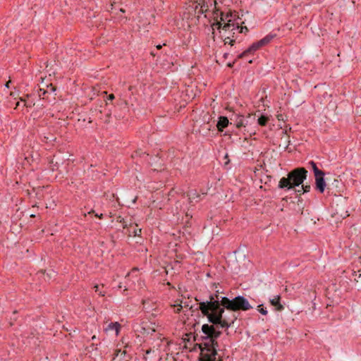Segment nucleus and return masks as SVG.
<instances>
[{
    "instance_id": "1",
    "label": "nucleus",
    "mask_w": 361,
    "mask_h": 361,
    "mask_svg": "<svg viewBox=\"0 0 361 361\" xmlns=\"http://www.w3.org/2000/svg\"><path fill=\"white\" fill-rule=\"evenodd\" d=\"M212 17L214 22L211 29L213 38H215V30H218L219 37L225 44H228L233 46L235 42H240L241 39H239V35L248 32L247 27L240 26L239 23L233 18L231 13H224L215 7L212 11Z\"/></svg>"
},
{
    "instance_id": "2",
    "label": "nucleus",
    "mask_w": 361,
    "mask_h": 361,
    "mask_svg": "<svg viewBox=\"0 0 361 361\" xmlns=\"http://www.w3.org/2000/svg\"><path fill=\"white\" fill-rule=\"evenodd\" d=\"M215 286L214 293L209 295V300L199 302V310L201 312L208 313L209 303L214 302L217 306H224L226 310L231 311H247L252 308L249 301L242 295H238L233 298H228L221 287L214 284Z\"/></svg>"
},
{
    "instance_id": "3",
    "label": "nucleus",
    "mask_w": 361,
    "mask_h": 361,
    "mask_svg": "<svg viewBox=\"0 0 361 361\" xmlns=\"http://www.w3.org/2000/svg\"><path fill=\"white\" fill-rule=\"evenodd\" d=\"M202 331L203 336L201 343V361H221L216 350V339L220 336L221 331L216 330L214 325L207 324L202 325Z\"/></svg>"
},
{
    "instance_id": "4",
    "label": "nucleus",
    "mask_w": 361,
    "mask_h": 361,
    "mask_svg": "<svg viewBox=\"0 0 361 361\" xmlns=\"http://www.w3.org/2000/svg\"><path fill=\"white\" fill-rule=\"evenodd\" d=\"M209 307L212 308L208 310V313L202 312V314L207 317L210 323L219 325L221 329H228L238 319L237 311L228 310V312L225 313L226 307L222 305L217 306L216 304H214V302L209 303Z\"/></svg>"
},
{
    "instance_id": "5",
    "label": "nucleus",
    "mask_w": 361,
    "mask_h": 361,
    "mask_svg": "<svg viewBox=\"0 0 361 361\" xmlns=\"http://www.w3.org/2000/svg\"><path fill=\"white\" fill-rule=\"evenodd\" d=\"M307 171L305 168H296L288 173V176L280 179L278 185L279 189L290 190L302 185L307 176Z\"/></svg>"
},
{
    "instance_id": "6",
    "label": "nucleus",
    "mask_w": 361,
    "mask_h": 361,
    "mask_svg": "<svg viewBox=\"0 0 361 361\" xmlns=\"http://www.w3.org/2000/svg\"><path fill=\"white\" fill-rule=\"evenodd\" d=\"M276 36L277 34L276 32H269L260 40L253 42L247 49L240 53L238 57L239 59H242L248 56L253 55L260 48L269 44Z\"/></svg>"
},
{
    "instance_id": "7",
    "label": "nucleus",
    "mask_w": 361,
    "mask_h": 361,
    "mask_svg": "<svg viewBox=\"0 0 361 361\" xmlns=\"http://www.w3.org/2000/svg\"><path fill=\"white\" fill-rule=\"evenodd\" d=\"M326 187V183L324 176H319L315 177V189L317 190L320 193H323Z\"/></svg>"
},
{
    "instance_id": "8",
    "label": "nucleus",
    "mask_w": 361,
    "mask_h": 361,
    "mask_svg": "<svg viewBox=\"0 0 361 361\" xmlns=\"http://www.w3.org/2000/svg\"><path fill=\"white\" fill-rule=\"evenodd\" d=\"M232 122L229 121V119L226 116H221L219 117L216 128L219 132H223L224 129L227 128L229 124Z\"/></svg>"
},
{
    "instance_id": "9",
    "label": "nucleus",
    "mask_w": 361,
    "mask_h": 361,
    "mask_svg": "<svg viewBox=\"0 0 361 361\" xmlns=\"http://www.w3.org/2000/svg\"><path fill=\"white\" fill-rule=\"evenodd\" d=\"M230 120L234 122L236 128H238L245 127L247 125V121H245V117L243 115L236 114L233 116V117H231Z\"/></svg>"
},
{
    "instance_id": "10",
    "label": "nucleus",
    "mask_w": 361,
    "mask_h": 361,
    "mask_svg": "<svg viewBox=\"0 0 361 361\" xmlns=\"http://www.w3.org/2000/svg\"><path fill=\"white\" fill-rule=\"evenodd\" d=\"M200 195L196 190H190L188 192V197L190 204H195L200 200Z\"/></svg>"
},
{
    "instance_id": "11",
    "label": "nucleus",
    "mask_w": 361,
    "mask_h": 361,
    "mask_svg": "<svg viewBox=\"0 0 361 361\" xmlns=\"http://www.w3.org/2000/svg\"><path fill=\"white\" fill-rule=\"evenodd\" d=\"M281 297L279 295L274 296L273 298L270 299V303L276 307V310L281 311L283 309V306L280 302Z\"/></svg>"
},
{
    "instance_id": "12",
    "label": "nucleus",
    "mask_w": 361,
    "mask_h": 361,
    "mask_svg": "<svg viewBox=\"0 0 361 361\" xmlns=\"http://www.w3.org/2000/svg\"><path fill=\"white\" fill-rule=\"evenodd\" d=\"M121 325L118 322H111L108 324L107 327L105 329L106 331H114L116 335L117 336L119 333Z\"/></svg>"
},
{
    "instance_id": "13",
    "label": "nucleus",
    "mask_w": 361,
    "mask_h": 361,
    "mask_svg": "<svg viewBox=\"0 0 361 361\" xmlns=\"http://www.w3.org/2000/svg\"><path fill=\"white\" fill-rule=\"evenodd\" d=\"M309 164L312 166L315 177L319 176H324V173L318 169L314 161H310L309 162Z\"/></svg>"
},
{
    "instance_id": "14",
    "label": "nucleus",
    "mask_w": 361,
    "mask_h": 361,
    "mask_svg": "<svg viewBox=\"0 0 361 361\" xmlns=\"http://www.w3.org/2000/svg\"><path fill=\"white\" fill-rule=\"evenodd\" d=\"M269 121V118L267 116L262 115L257 119V123L261 126H265Z\"/></svg>"
},
{
    "instance_id": "15",
    "label": "nucleus",
    "mask_w": 361,
    "mask_h": 361,
    "mask_svg": "<svg viewBox=\"0 0 361 361\" xmlns=\"http://www.w3.org/2000/svg\"><path fill=\"white\" fill-rule=\"evenodd\" d=\"M310 189H311V186L310 185H302V188L301 189H299V190H296V192L299 193V194H304V193H306V192H309L310 191Z\"/></svg>"
},
{
    "instance_id": "16",
    "label": "nucleus",
    "mask_w": 361,
    "mask_h": 361,
    "mask_svg": "<svg viewBox=\"0 0 361 361\" xmlns=\"http://www.w3.org/2000/svg\"><path fill=\"white\" fill-rule=\"evenodd\" d=\"M258 311L263 315H267L268 312L266 308L262 307V305H258Z\"/></svg>"
},
{
    "instance_id": "17",
    "label": "nucleus",
    "mask_w": 361,
    "mask_h": 361,
    "mask_svg": "<svg viewBox=\"0 0 361 361\" xmlns=\"http://www.w3.org/2000/svg\"><path fill=\"white\" fill-rule=\"evenodd\" d=\"M207 11H208V6H205L204 4L203 6H201L199 13L203 14V13H207Z\"/></svg>"
},
{
    "instance_id": "18",
    "label": "nucleus",
    "mask_w": 361,
    "mask_h": 361,
    "mask_svg": "<svg viewBox=\"0 0 361 361\" xmlns=\"http://www.w3.org/2000/svg\"><path fill=\"white\" fill-rule=\"evenodd\" d=\"M182 302L180 304L174 305V307H176L175 310V312L179 313L180 310H182L183 305H182Z\"/></svg>"
},
{
    "instance_id": "19",
    "label": "nucleus",
    "mask_w": 361,
    "mask_h": 361,
    "mask_svg": "<svg viewBox=\"0 0 361 361\" xmlns=\"http://www.w3.org/2000/svg\"><path fill=\"white\" fill-rule=\"evenodd\" d=\"M94 288L95 292L98 293L99 295H102V296L104 295V294L102 291L99 290V286L98 285H95Z\"/></svg>"
},
{
    "instance_id": "20",
    "label": "nucleus",
    "mask_w": 361,
    "mask_h": 361,
    "mask_svg": "<svg viewBox=\"0 0 361 361\" xmlns=\"http://www.w3.org/2000/svg\"><path fill=\"white\" fill-rule=\"evenodd\" d=\"M114 99V95L113 94H111L108 96V99L109 100H113Z\"/></svg>"
},
{
    "instance_id": "21",
    "label": "nucleus",
    "mask_w": 361,
    "mask_h": 361,
    "mask_svg": "<svg viewBox=\"0 0 361 361\" xmlns=\"http://www.w3.org/2000/svg\"><path fill=\"white\" fill-rule=\"evenodd\" d=\"M96 216H98L99 219H102L103 216V214H96Z\"/></svg>"
},
{
    "instance_id": "22",
    "label": "nucleus",
    "mask_w": 361,
    "mask_h": 361,
    "mask_svg": "<svg viewBox=\"0 0 361 361\" xmlns=\"http://www.w3.org/2000/svg\"><path fill=\"white\" fill-rule=\"evenodd\" d=\"M157 48L158 49H161V44L157 45Z\"/></svg>"
},
{
    "instance_id": "23",
    "label": "nucleus",
    "mask_w": 361,
    "mask_h": 361,
    "mask_svg": "<svg viewBox=\"0 0 361 361\" xmlns=\"http://www.w3.org/2000/svg\"><path fill=\"white\" fill-rule=\"evenodd\" d=\"M248 62H249L250 63H252V59H250V60L248 61Z\"/></svg>"
},
{
    "instance_id": "24",
    "label": "nucleus",
    "mask_w": 361,
    "mask_h": 361,
    "mask_svg": "<svg viewBox=\"0 0 361 361\" xmlns=\"http://www.w3.org/2000/svg\"><path fill=\"white\" fill-rule=\"evenodd\" d=\"M281 118V116H278V120H280Z\"/></svg>"
},
{
    "instance_id": "25",
    "label": "nucleus",
    "mask_w": 361,
    "mask_h": 361,
    "mask_svg": "<svg viewBox=\"0 0 361 361\" xmlns=\"http://www.w3.org/2000/svg\"><path fill=\"white\" fill-rule=\"evenodd\" d=\"M281 118V116H278V120H280Z\"/></svg>"
}]
</instances>
